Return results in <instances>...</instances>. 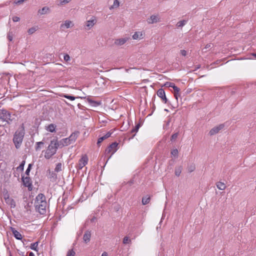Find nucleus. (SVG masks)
<instances>
[{
  "instance_id": "18",
  "label": "nucleus",
  "mask_w": 256,
  "mask_h": 256,
  "mask_svg": "<svg viewBox=\"0 0 256 256\" xmlns=\"http://www.w3.org/2000/svg\"><path fill=\"white\" fill-rule=\"evenodd\" d=\"M87 101L92 106H100L102 104V102L100 101H96L94 100L91 98H90L89 97L86 98Z\"/></svg>"
},
{
  "instance_id": "35",
  "label": "nucleus",
  "mask_w": 256,
  "mask_h": 256,
  "mask_svg": "<svg viewBox=\"0 0 256 256\" xmlns=\"http://www.w3.org/2000/svg\"><path fill=\"white\" fill-rule=\"evenodd\" d=\"M33 165H34V164L32 163L28 164V167L25 172V174L26 176H30V172L32 170V166H33Z\"/></svg>"
},
{
  "instance_id": "9",
  "label": "nucleus",
  "mask_w": 256,
  "mask_h": 256,
  "mask_svg": "<svg viewBox=\"0 0 256 256\" xmlns=\"http://www.w3.org/2000/svg\"><path fill=\"white\" fill-rule=\"evenodd\" d=\"M141 126L140 123L139 122L137 124L134 128L127 134L128 136H130L128 138V140L132 139L136 135V133L138 130L140 126Z\"/></svg>"
},
{
  "instance_id": "45",
  "label": "nucleus",
  "mask_w": 256,
  "mask_h": 256,
  "mask_svg": "<svg viewBox=\"0 0 256 256\" xmlns=\"http://www.w3.org/2000/svg\"><path fill=\"white\" fill-rule=\"evenodd\" d=\"M76 252L73 249L69 250L66 254V256H75Z\"/></svg>"
},
{
  "instance_id": "11",
  "label": "nucleus",
  "mask_w": 256,
  "mask_h": 256,
  "mask_svg": "<svg viewBox=\"0 0 256 256\" xmlns=\"http://www.w3.org/2000/svg\"><path fill=\"white\" fill-rule=\"evenodd\" d=\"M224 126V124H220L219 126H214L212 128L209 134L210 136H213L214 134L218 133L220 130H222Z\"/></svg>"
},
{
  "instance_id": "33",
  "label": "nucleus",
  "mask_w": 256,
  "mask_h": 256,
  "mask_svg": "<svg viewBox=\"0 0 256 256\" xmlns=\"http://www.w3.org/2000/svg\"><path fill=\"white\" fill-rule=\"evenodd\" d=\"M41 121L42 120L38 118H36L34 120V124L33 126V127L34 128H36L38 129L39 126L40 125V122H41Z\"/></svg>"
},
{
  "instance_id": "29",
  "label": "nucleus",
  "mask_w": 256,
  "mask_h": 256,
  "mask_svg": "<svg viewBox=\"0 0 256 256\" xmlns=\"http://www.w3.org/2000/svg\"><path fill=\"white\" fill-rule=\"evenodd\" d=\"M150 196H148V197L147 196L143 197L142 198V204L143 205H146L150 202Z\"/></svg>"
},
{
  "instance_id": "48",
  "label": "nucleus",
  "mask_w": 256,
  "mask_h": 256,
  "mask_svg": "<svg viewBox=\"0 0 256 256\" xmlns=\"http://www.w3.org/2000/svg\"><path fill=\"white\" fill-rule=\"evenodd\" d=\"M7 38H8V40L10 42H12V39H13L12 33L10 32H9L8 34Z\"/></svg>"
},
{
  "instance_id": "30",
  "label": "nucleus",
  "mask_w": 256,
  "mask_h": 256,
  "mask_svg": "<svg viewBox=\"0 0 256 256\" xmlns=\"http://www.w3.org/2000/svg\"><path fill=\"white\" fill-rule=\"evenodd\" d=\"M216 186L220 190H224L226 188L224 184L221 182H218L216 183Z\"/></svg>"
},
{
  "instance_id": "1",
  "label": "nucleus",
  "mask_w": 256,
  "mask_h": 256,
  "mask_svg": "<svg viewBox=\"0 0 256 256\" xmlns=\"http://www.w3.org/2000/svg\"><path fill=\"white\" fill-rule=\"evenodd\" d=\"M24 134V124H22L15 132L13 136L12 142L16 149L20 148L21 146Z\"/></svg>"
},
{
  "instance_id": "59",
  "label": "nucleus",
  "mask_w": 256,
  "mask_h": 256,
  "mask_svg": "<svg viewBox=\"0 0 256 256\" xmlns=\"http://www.w3.org/2000/svg\"><path fill=\"white\" fill-rule=\"evenodd\" d=\"M180 53L182 56H186L187 54V52L184 50H182L180 51Z\"/></svg>"
},
{
  "instance_id": "55",
  "label": "nucleus",
  "mask_w": 256,
  "mask_h": 256,
  "mask_svg": "<svg viewBox=\"0 0 256 256\" xmlns=\"http://www.w3.org/2000/svg\"><path fill=\"white\" fill-rule=\"evenodd\" d=\"M10 198V195L8 194V192H6V193L4 194V199L5 200V202L7 200H8Z\"/></svg>"
},
{
  "instance_id": "32",
  "label": "nucleus",
  "mask_w": 256,
  "mask_h": 256,
  "mask_svg": "<svg viewBox=\"0 0 256 256\" xmlns=\"http://www.w3.org/2000/svg\"><path fill=\"white\" fill-rule=\"evenodd\" d=\"M44 142H36V143L35 150L38 152L41 149V146H43Z\"/></svg>"
},
{
  "instance_id": "47",
  "label": "nucleus",
  "mask_w": 256,
  "mask_h": 256,
  "mask_svg": "<svg viewBox=\"0 0 256 256\" xmlns=\"http://www.w3.org/2000/svg\"><path fill=\"white\" fill-rule=\"evenodd\" d=\"M130 242V240L128 238V236H124L123 239V243L124 244H128Z\"/></svg>"
},
{
  "instance_id": "42",
  "label": "nucleus",
  "mask_w": 256,
  "mask_h": 256,
  "mask_svg": "<svg viewBox=\"0 0 256 256\" xmlns=\"http://www.w3.org/2000/svg\"><path fill=\"white\" fill-rule=\"evenodd\" d=\"M62 164L60 162L58 163L54 168V171L56 172H59L62 170Z\"/></svg>"
},
{
  "instance_id": "39",
  "label": "nucleus",
  "mask_w": 256,
  "mask_h": 256,
  "mask_svg": "<svg viewBox=\"0 0 256 256\" xmlns=\"http://www.w3.org/2000/svg\"><path fill=\"white\" fill-rule=\"evenodd\" d=\"M171 154L174 158L178 157V152L176 148H174L170 152Z\"/></svg>"
},
{
  "instance_id": "51",
  "label": "nucleus",
  "mask_w": 256,
  "mask_h": 256,
  "mask_svg": "<svg viewBox=\"0 0 256 256\" xmlns=\"http://www.w3.org/2000/svg\"><path fill=\"white\" fill-rule=\"evenodd\" d=\"M71 0H60V4L64 5L69 2Z\"/></svg>"
},
{
  "instance_id": "8",
  "label": "nucleus",
  "mask_w": 256,
  "mask_h": 256,
  "mask_svg": "<svg viewBox=\"0 0 256 256\" xmlns=\"http://www.w3.org/2000/svg\"><path fill=\"white\" fill-rule=\"evenodd\" d=\"M141 126L140 123L139 122L137 124L134 128L127 134L128 136H130L128 138V140L132 139L136 135V133L138 130L140 126Z\"/></svg>"
},
{
  "instance_id": "28",
  "label": "nucleus",
  "mask_w": 256,
  "mask_h": 256,
  "mask_svg": "<svg viewBox=\"0 0 256 256\" xmlns=\"http://www.w3.org/2000/svg\"><path fill=\"white\" fill-rule=\"evenodd\" d=\"M25 163L26 161L24 160H22L20 166L16 168V171L23 172Z\"/></svg>"
},
{
  "instance_id": "3",
  "label": "nucleus",
  "mask_w": 256,
  "mask_h": 256,
  "mask_svg": "<svg viewBox=\"0 0 256 256\" xmlns=\"http://www.w3.org/2000/svg\"><path fill=\"white\" fill-rule=\"evenodd\" d=\"M118 144L114 142H112L105 150L106 156H108L107 160L106 163L107 162L108 160L110 158L111 156L116 151V148Z\"/></svg>"
},
{
  "instance_id": "52",
  "label": "nucleus",
  "mask_w": 256,
  "mask_h": 256,
  "mask_svg": "<svg viewBox=\"0 0 256 256\" xmlns=\"http://www.w3.org/2000/svg\"><path fill=\"white\" fill-rule=\"evenodd\" d=\"M64 58L66 62H68L70 60V56L68 54H66L64 56Z\"/></svg>"
},
{
  "instance_id": "31",
  "label": "nucleus",
  "mask_w": 256,
  "mask_h": 256,
  "mask_svg": "<svg viewBox=\"0 0 256 256\" xmlns=\"http://www.w3.org/2000/svg\"><path fill=\"white\" fill-rule=\"evenodd\" d=\"M38 242H33V243L31 244L30 246V249L38 252Z\"/></svg>"
},
{
  "instance_id": "22",
  "label": "nucleus",
  "mask_w": 256,
  "mask_h": 256,
  "mask_svg": "<svg viewBox=\"0 0 256 256\" xmlns=\"http://www.w3.org/2000/svg\"><path fill=\"white\" fill-rule=\"evenodd\" d=\"M6 202L10 206L11 208H14L16 206V202L13 198H9L6 201Z\"/></svg>"
},
{
  "instance_id": "19",
  "label": "nucleus",
  "mask_w": 256,
  "mask_h": 256,
  "mask_svg": "<svg viewBox=\"0 0 256 256\" xmlns=\"http://www.w3.org/2000/svg\"><path fill=\"white\" fill-rule=\"evenodd\" d=\"M56 126L55 124H51L48 125V126H46L45 129L49 132H56Z\"/></svg>"
},
{
  "instance_id": "36",
  "label": "nucleus",
  "mask_w": 256,
  "mask_h": 256,
  "mask_svg": "<svg viewBox=\"0 0 256 256\" xmlns=\"http://www.w3.org/2000/svg\"><path fill=\"white\" fill-rule=\"evenodd\" d=\"M38 30V26H36V27L33 26L28 30V33L29 34H32Z\"/></svg>"
},
{
  "instance_id": "10",
  "label": "nucleus",
  "mask_w": 256,
  "mask_h": 256,
  "mask_svg": "<svg viewBox=\"0 0 256 256\" xmlns=\"http://www.w3.org/2000/svg\"><path fill=\"white\" fill-rule=\"evenodd\" d=\"M46 204V198L43 194L40 193L36 196L34 204Z\"/></svg>"
},
{
  "instance_id": "58",
  "label": "nucleus",
  "mask_w": 256,
  "mask_h": 256,
  "mask_svg": "<svg viewBox=\"0 0 256 256\" xmlns=\"http://www.w3.org/2000/svg\"><path fill=\"white\" fill-rule=\"evenodd\" d=\"M51 178H54V179L56 180L57 178V174L54 172H52L50 174Z\"/></svg>"
},
{
  "instance_id": "44",
  "label": "nucleus",
  "mask_w": 256,
  "mask_h": 256,
  "mask_svg": "<svg viewBox=\"0 0 256 256\" xmlns=\"http://www.w3.org/2000/svg\"><path fill=\"white\" fill-rule=\"evenodd\" d=\"M106 138V137H104V136H102V137H100L98 138V142H97V145L98 147L100 146V144L104 140H105Z\"/></svg>"
},
{
  "instance_id": "38",
  "label": "nucleus",
  "mask_w": 256,
  "mask_h": 256,
  "mask_svg": "<svg viewBox=\"0 0 256 256\" xmlns=\"http://www.w3.org/2000/svg\"><path fill=\"white\" fill-rule=\"evenodd\" d=\"M120 6V2L118 0H114V4H113V5L110 8L111 10V9H112V8H118Z\"/></svg>"
},
{
  "instance_id": "23",
  "label": "nucleus",
  "mask_w": 256,
  "mask_h": 256,
  "mask_svg": "<svg viewBox=\"0 0 256 256\" xmlns=\"http://www.w3.org/2000/svg\"><path fill=\"white\" fill-rule=\"evenodd\" d=\"M172 120V118L170 116L168 117V119L164 121V124L163 126L164 130H167L168 128L169 125Z\"/></svg>"
},
{
  "instance_id": "12",
  "label": "nucleus",
  "mask_w": 256,
  "mask_h": 256,
  "mask_svg": "<svg viewBox=\"0 0 256 256\" xmlns=\"http://www.w3.org/2000/svg\"><path fill=\"white\" fill-rule=\"evenodd\" d=\"M22 182L24 186L27 184H32V180L30 177V176H26L25 177L24 174H22Z\"/></svg>"
},
{
  "instance_id": "2",
  "label": "nucleus",
  "mask_w": 256,
  "mask_h": 256,
  "mask_svg": "<svg viewBox=\"0 0 256 256\" xmlns=\"http://www.w3.org/2000/svg\"><path fill=\"white\" fill-rule=\"evenodd\" d=\"M14 119V114L12 115L10 112L6 109L0 108V120L2 122H6L8 124H10Z\"/></svg>"
},
{
  "instance_id": "46",
  "label": "nucleus",
  "mask_w": 256,
  "mask_h": 256,
  "mask_svg": "<svg viewBox=\"0 0 256 256\" xmlns=\"http://www.w3.org/2000/svg\"><path fill=\"white\" fill-rule=\"evenodd\" d=\"M174 84L173 82H166L164 84V86L168 88H172V86H174Z\"/></svg>"
},
{
  "instance_id": "13",
  "label": "nucleus",
  "mask_w": 256,
  "mask_h": 256,
  "mask_svg": "<svg viewBox=\"0 0 256 256\" xmlns=\"http://www.w3.org/2000/svg\"><path fill=\"white\" fill-rule=\"evenodd\" d=\"M10 230L12 232L14 237L18 240H21L22 238V235L20 232L17 231L14 228L10 227Z\"/></svg>"
},
{
  "instance_id": "54",
  "label": "nucleus",
  "mask_w": 256,
  "mask_h": 256,
  "mask_svg": "<svg viewBox=\"0 0 256 256\" xmlns=\"http://www.w3.org/2000/svg\"><path fill=\"white\" fill-rule=\"evenodd\" d=\"M174 96L176 100L178 101V98L180 96V92H174Z\"/></svg>"
},
{
  "instance_id": "5",
  "label": "nucleus",
  "mask_w": 256,
  "mask_h": 256,
  "mask_svg": "<svg viewBox=\"0 0 256 256\" xmlns=\"http://www.w3.org/2000/svg\"><path fill=\"white\" fill-rule=\"evenodd\" d=\"M88 162V158L86 155H84L82 156V157L79 160L78 164L76 166V168L78 170H80Z\"/></svg>"
},
{
  "instance_id": "34",
  "label": "nucleus",
  "mask_w": 256,
  "mask_h": 256,
  "mask_svg": "<svg viewBox=\"0 0 256 256\" xmlns=\"http://www.w3.org/2000/svg\"><path fill=\"white\" fill-rule=\"evenodd\" d=\"M178 134H179L178 132L173 134L170 137V141L172 142H175L176 140V138H178Z\"/></svg>"
},
{
  "instance_id": "15",
  "label": "nucleus",
  "mask_w": 256,
  "mask_h": 256,
  "mask_svg": "<svg viewBox=\"0 0 256 256\" xmlns=\"http://www.w3.org/2000/svg\"><path fill=\"white\" fill-rule=\"evenodd\" d=\"M160 21V18L156 16L152 15L150 18L147 19V22L149 24L156 23Z\"/></svg>"
},
{
  "instance_id": "43",
  "label": "nucleus",
  "mask_w": 256,
  "mask_h": 256,
  "mask_svg": "<svg viewBox=\"0 0 256 256\" xmlns=\"http://www.w3.org/2000/svg\"><path fill=\"white\" fill-rule=\"evenodd\" d=\"M72 24V22L70 20H66L64 23L61 25V26L62 27L64 26L66 28H69L70 26V24Z\"/></svg>"
},
{
  "instance_id": "25",
  "label": "nucleus",
  "mask_w": 256,
  "mask_h": 256,
  "mask_svg": "<svg viewBox=\"0 0 256 256\" xmlns=\"http://www.w3.org/2000/svg\"><path fill=\"white\" fill-rule=\"evenodd\" d=\"M126 40H127V39H126V38L118 39V40H116L115 44L118 46H122V45H123L124 44H125L126 42Z\"/></svg>"
},
{
  "instance_id": "37",
  "label": "nucleus",
  "mask_w": 256,
  "mask_h": 256,
  "mask_svg": "<svg viewBox=\"0 0 256 256\" xmlns=\"http://www.w3.org/2000/svg\"><path fill=\"white\" fill-rule=\"evenodd\" d=\"M187 22V20H180L176 24L177 27H182L184 26L186 23Z\"/></svg>"
},
{
  "instance_id": "6",
  "label": "nucleus",
  "mask_w": 256,
  "mask_h": 256,
  "mask_svg": "<svg viewBox=\"0 0 256 256\" xmlns=\"http://www.w3.org/2000/svg\"><path fill=\"white\" fill-rule=\"evenodd\" d=\"M156 94L158 96L161 98L163 102L168 104H169V102L166 97L165 92L162 88L158 89Z\"/></svg>"
},
{
  "instance_id": "16",
  "label": "nucleus",
  "mask_w": 256,
  "mask_h": 256,
  "mask_svg": "<svg viewBox=\"0 0 256 256\" xmlns=\"http://www.w3.org/2000/svg\"><path fill=\"white\" fill-rule=\"evenodd\" d=\"M96 20L95 17H92L91 20L86 21V26L88 28V29H90L96 23Z\"/></svg>"
},
{
  "instance_id": "27",
  "label": "nucleus",
  "mask_w": 256,
  "mask_h": 256,
  "mask_svg": "<svg viewBox=\"0 0 256 256\" xmlns=\"http://www.w3.org/2000/svg\"><path fill=\"white\" fill-rule=\"evenodd\" d=\"M60 142H62V146H68L72 144V142L70 140V139L68 138L62 140H60Z\"/></svg>"
},
{
  "instance_id": "61",
  "label": "nucleus",
  "mask_w": 256,
  "mask_h": 256,
  "mask_svg": "<svg viewBox=\"0 0 256 256\" xmlns=\"http://www.w3.org/2000/svg\"><path fill=\"white\" fill-rule=\"evenodd\" d=\"M78 106L80 109H81V110H84V106H82L80 104H78Z\"/></svg>"
},
{
  "instance_id": "24",
  "label": "nucleus",
  "mask_w": 256,
  "mask_h": 256,
  "mask_svg": "<svg viewBox=\"0 0 256 256\" xmlns=\"http://www.w3.org/2000/svg\"><path fill=\"white\" fill-rule=\"evenodd\" d=\"M132 38L134 40L142 38V32H136L132 36Z\"/></svg>"
},
{
  "instance_id": "17",
  "label": "nucleus",
  "mask_w": 256,
  "mask_h": 256,
  "mask_svg": "<svg viewBox=\"0 0 256 256\" xmlns=\"http://www.w3.org/2000/svg\"><path fill=\"white\" fill-rule=\"evenodd\" d=\"M60 96L66 98L67 99L70 100H74L76 98H86V97H76L72 95H69L66 94H62L60 95Z\"/></svg>"
},
{
  "instance_id": "60",
  "label": "nucleus",
  "mask_w": 256,
  "mask_h": 256,
  "mask_svg": "<svg viewBox=\"0 0 256 256\" xmlns=\"http://www.w3.org/2000/svg\"><path fill=\"white\" fill-rule=\"evenodd\" d=\"M112 135V132H107L104 136V137H106V138H108L110 136Z\"/></svg>"
},
{
  "instance_id": "20",
  "label": "nucleus",
  "mask_w": 256,
  "mask_h": 256,
  "mask_svg": "<svg viewBox=\"0 0 256 256\" xmlns=\"http://www.w3.org/2000/svg\"><path fill=\"white\" fill-rule=\"evenodd\" d=\"M78 134L79 132L78 131L72 133L71 135L68 137V138L70 139V140L72 144L76 141Z\"/></svg>"
},
{
  "instance_id": "41",
  "label": "nucleus",
  "mask_w": 256,
  "mask_h": 256,
  "mask_svg": "<svg viewBox=\"0 0 256 256\" xmlns=\"http://www.w3.org/2000/svg\"><path fill=\"white\" fill-rule=\"evenodd\" d=\"M195 165L193 164H190L188 167V170L189 172H192L195 170Z\"/></svg>"
},
{
  "instance_id": "53",
  "label": "nucleus",
  "mask_w": 256,
  "mask_h": 256,
  "mask_svg": "<svg viewBox=\"0 0 256 256\" xmlns=\"http://www.w3.org/2000/svg\"><path fill=\"white\" fill-rule=\"evenodd\" d=\"M172 88L174 89V92H179L180 91V88H178L177 86H176L175 85V84H174V86H172Z\"/></svg>"
},
{
  "instance_id": "7",
  "label": "nucleus",
  "mask_w": 256,
  "mask_h": 256,
  "mask_svg": "<svg viewBox=\"0 0 256 256\" xmlns=\"http://www.w3.org/2000/svg\"><path fill=\"white\" fill-rule=\"evenodd\" d=\"M46 204H35L36 210L40 214H44L46 212Z\"/></svg>"
},
{
  "instance_id": "49",
  "label": "nucleus",
  "mask_w": 256,
  "mask_h": 256,
  "mask_svg": "<svg viewBox=\"0 0 256 256\" xmlns=\"http://www.w3.org/2000/svg\"><path fill=\"white\" fill-rule=\"evenodd\" d=\"M114 209L116 212H118L120 209V206L118 204H114Z\"/></svg>"
},
{
  "instance_id": "50",
  "label": "nucleus",
  "mask_w": 256,
  "mask_h": 256,
  "mask_svg": "<svg viewBox=\"0 0 256 256\" xmlns=\"http://www.w3.org/2000/svg\"><path fill=\"white\" fill-rule=\"evenodd\" d=\"M134 178H133L132 179H130L128 182L126 184H128L129 186H131L134 183Z\"/></svg>"
},
{
  "instance_id": "40",
  "label": "nucleus",
  "mask_w": 256,
  "mask_h": 256,
  "mask_svg": "<svg viewBox=\"0 0 256 256\" xmlns=\"http://www.w3.org/2000/svg\"><path fill=\"white\" fill-rule=\"evenodd\" d=\"M54 153H52L48 150H46L44 154V157L46 159H50L52 156H54Z\"/></svg>"
},
{
  "instance_id": "57",
  "label": "nucleus",
  "mask_w": 256,
  "mask_h": 256,
  "mask_svg": "<svg viewBox=\"0 0 256 256\" xmlns=\"http://www.w3.org/2000/svg\"><path fill=\"white\" fill-rule=\"evenodd\" d=\"M12 20L14 22H17L20 20V18L18 16H14L12 18Z\"/></svg>"
},
{
  "instance_id": "56",
  "label": "nucleus",
  "mask_w": 256,
  "mask_h": 256,
  "mask_svg": "<svg viewBox=\"0 0 256 256\" xmlns=\"http://www.w3.org/2000/svg\"><path fill=\"white\" fill-rule=\"evenodd\" d=\"M25 187H27L28 188V190L29 191H32V190L33 186L32 184H27L26 186H24Z\"/></svg>"
},
{
  "instance_id": "4",
  "label": "nucleus",
  "mask_w": 256,
  "mask_h": 256,
  "mask_svg": "<svg viewBox=\"0 0 256 256\" xmlns=\"http://www.w3.org/2000/svg\"><path fill=\"white\" fill-rule=\"evenodd\" d=\"M59 146L58 142L56 139H53L51 140L50 144L48 147V149L46 150L54 153V154H56V150Z\"/></svg>"
},
{
  "instance_id": "62",
  "label": "nucleus",
  "mask_w": 256,
  "mask_h": 256,
  "mask_svg": "<svg viewBox=\"0 0 256 256\" xmlns=\"http://www.w3.org/2000/svg\"><path fill=\"white\" fill-rule=\"evenodd\" d=\"M96 220V218L94 216L91 219H90V222H94Z\"/></svg>"
},
{
  "instance_id": "21",
  "label": "nucleus",
  "mask_w": 256,
  "mask_h": 256,
  "mask_svg": "<svg viewBox=\"0 0 256 256\" xmlns=\"http://www.w3.org/2000/svg\"><path fill=\"white\" fill-rule=\"evenodd\" d=\"M50 12V8L48 6H44L42 9H40L38 12L40 14H44Z\"/></svg>"
},
{
  "instance_id": "14",
  "label": "nucleus",
  "mask_w": 256,
  "mask_h": 256,
  "mask_svg": "<svg viewBox=\"0 0 256 256\" xmlns=\"http://www.w3.org/2000/svg\"><path fill=\"white\" fill-rule=\"evenodd\" d=\"M91 238V231L89 230H87L85 232L83 236V240L87 244L90 242Z\"/></svg>"
},
{
  "instance_id": "63",
  "label": "nucleus",
  "mask_w": 256,
  "mask_h": 256,
  "mask_svg": "<svg viewBox=\"0 0 256 256\" xmlns=\"http://www.w3.org/2000/svg\"><path fill=\"white\" fill-rule=\"evenodd\" d=\"M7 252H8V256H12V253L10 252V248L9 247H8L7 248Z\"/></svg>"
},
{
  "instance_id": "64",
  "label": "nucleus",
  "mask_w": 256,
  "mask_h": 256,
  "mask_svg": "<svg viewBox=\"0 0 256 256\" xmlns=\"http://www.w3.org/2000/svg\"><path fill=\"white\" fill-rule=\"evenodd\" d=\"M14 177L18 178L19 177V174L18 173V172H14Z\"/></svg>"
},
{
  "instance_id": "26",
  "label": "nucleus",
  "mask_w": 256,
  "mask_h": 256,
  "mask_svg": "<svg viewBox=\"0 0 256 256\" xmlns=\"http://www.w3.org/2000/svg\"><path fill=\"white\" fill-rule=\"evenodd\" d=\"M182 170V166H178L175 168L174 174L177 176H179Z\"/></svg>"
}]
</instances>
